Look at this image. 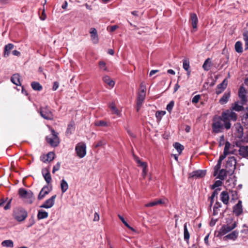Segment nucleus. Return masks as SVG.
I'll return each instance as SVG.
<instances>
[{
  "label": "nucleus",
  "mask_w": 248,
  "mask_h": 248,
  "mask_svg": "<svg viewBox=\"0 0 248 248\" xmlns=\"http://www.w3.org/2000/svg\"><path fill=\"white\" fill-rule=\"evenodd\" d=\"M32 89L36 91H41L42 89V86L37 82H33L31 84Z\"/></svg>",
  "instance_id": "obj_41"
},
{
  "label": "nucleus",
  "mask_w": 248,
  "mask_h": 248,
  "mask_svg": "<svg viewBox=\"0 0 248 248\" xmlns=\"http://www.w3.org/2000/svg\"><path fill=\"white\" fill-rule=\"evenodd\" d=\"M105 144V142L104 140H100L97 143H96L94 145L95 148H98L99 147L102 146L103 145Z\"/></svg>",
  "instance_id": "obj_58"
},
{
  "label": "nucleus",
  "mask_w": 248,
  "mask_h": 248,
  "mask_svg": "<svg viewBox=\"0 0 248 248\" xmlns=\"http://www.w3.org/2000/svg\"><path fill=\"white\" fill-rule=\"evenodd\" d=\"M74 123L73 122H71L67 126L66 132L67 134H71L74 131Z\"/></svg>",
  "instance_id": "obj_39"
},
{
  "label": "nucleus",
  "mask_w": 248,
  "mask_h": 248,
  "mask_svg": "<svg viewBox=\"0 0 248 248\" xmlns=\"http://www.w3.org/2000/svg\"><path fill=\"white\" fill-rule=\"evenodd\" d=\"M46 17V16L45 13V8H44L43 10L42 11V15L40 16V18L42 20H45Z\"/></svg>",
  "instance_id": "obj_62"
},
{
  "label": "nucleus",
  "mask_w": 248,
  "mask_h": 248,
  "mask_svg": "<svg viewBox=\"0 0 248 248\" xmlns=\"http://www.w3.org/2000/svg\"><path fill=\"white\" fill-rule=\"evenodd\" d=\"M238 232H237L236 231H233L232 232L226 235L224 237V240L231 239V240H234L238 237Z\"/></svg>",
  "instance_id": "obj_28"
},
{
  "label": "nucleus",
  "mask_w": 248,
  "mask_h": 248,
  "mask_svg": "<svg viewBox=\"0 0 248 248\" xmlns=\"http://www.w3.org/2000/svg\"><path fill=\"white\" fill-rule=\"evenodd\" d=\"M61 167V163L60 162H58L56 165H55L52 170V173H55L56 171H58L60 170Z\"/></svg>",
  "instance_id": "obj_54"
},
{
  "label": "nucleus",
  "mask_w": 248,
  "mask_h": 248,
  "mask_svg": "<svg viewBox=\"0 0 248 248\" xmlns=\"http://www.w3.org/2000/svg\"><path fill=\"white\" fill-rule=\"evenodd\" d=\"M77 155L80 158L84 157L86 155V145L84 142L78 143L75 148Z\"/></svg>",
  "instance_id": "obj_6"
},
{
  "label": "nucleus",
  "mask_w": 248,
  "mask_h": 248,
  "mask_svg": "<svg viewBox=\"0 0 248 248\" xmlns=\"http://www.w3.org/2000/svg\"><path fill=\"white\" fill-rule=\"evenodd\" d=\"M223 120L221 118V116L217 118H215L213 119V122L212 125L213 132L215 133H218L222 132L224 128V123H222Z\"/></svg>",
  "instance_id": "obj_4"
},
{
  "label": "nucleus",
  "mask_w": 248,
  "mask_h": 248,
  "mask_svg": "<svg viewBox=\"0 0 248 248\" xmlns=\"http://www.w3.org/2000/svg\"><path fill=\"white\" fill-rule=\"evenodd\" d=\"M56 198V195L52 196L51 198L46 201L45 202L40 206V207L46 209L52 207L55 203Z\"/></svg>",
  "instance_id": "obj_13"
},
{
  "label": "nucleus",
  "mask_w": 248,
  "mask_h": 248,
  "mask_svg": "<svg viewBox=\"0 0 248 248\" xmlns=\"http://www.w3.org/2000/svg\"><path fill=\"white\" fill-rule=\"evenodd\" d=\"M227 81L224 79L222 83L219 84L217 86L216 93L219 94L221 93L227 87Z\"/></svg>",
  "instance_id": "obj_21"
},
{
  "label": "nucleus",
  "mask_w": 248,
  "mask_h": 248,
  "mask_svg": "<svg viewBox=\"0 0 248 248\" xmlns=\"http://www.w3.org/2000/svg\"><path fill=\"white\" fill-rule=\"evenodd\" d=\"M231 148V144L229 141H226L225 145V147L224 149V152L225 154H235V150H230Z\"/></svg>",
  "instance_id": "obj_29"
},
{
  "label": "nucleus",
  "mask_w": 248,
  "mask_h": 248,
  "mask_svg": "<svg viewBox=\"0 0 248 248\" xmlns=\"http://www.w3.org/2000/svg\"><path fill=\"white\" fill-rule=\"evenodd\" d=\"M221 166V162L217 161V164L214 167V175H216L220 170Z\"/></svg>",
  "instance_id": "obj_49"
},
{
  "label": "nucleus",
  "mask_w": 248,
  "mask_h": 248,
  "mask_svg": "<svg viewBox=\"0 0 248 248\" xmlns=\"http://www.w3.org/2000/svg\"><path fill=\"white\" fill-rule=\"evenodd\" d=\"M242 141H236L235 145L240 148L239 150V154L243 157L248 159V146H242Z\"/></svg>",
  "instance_id": "obj_11"
},
{
  "label": "nucleus",
  "mask_w": 248,
  "mask_h": 248,
  "mask_svg": "<svg viewBox=\"0 0 248 248\" xmlns=\"http://www.w3.org/2000/svg\"><path fill=\"white\" fill-rule=\"evenodd\" d=\"M190 21L193 29H196L197 28V24L198 19L197 15L195 13L190 14Z\"/></svg>",
  "instance_id": "obj_24"
},
{
  "label": "nucleus",
  "mask_w": 248,
  "mask_h": 248,
  "mask_svg": "<svg viewBox=\"0 0 248 248\" xmlns=\"http://www.w3.org/2000/svg\"><path fill=\"white\" fill-rule=\"evenodd\" d=\"M103 81L109 88H112L115 85V82L109 76H105L102 78Z\"/></svg>",
  "instance_id": "obj_20"
},
{
  "label": "nucleus",
  "mask_w": 248,
  "mask_h": 248,
  "mask_svg": "<svg viewBox=\"0 0 248 248\" xmlns=\"http://www.w3.org/2000/svg\"><path fill=\"white\" fill-rule=\"evenodd\" d=\"M140 93H146V88L142 83L140 84Z\"/></svg>",
  "instance_id": "obj_57"
},
{
  "label": "nucleus",
  "mask_w": 248,
  "mask_h": 248,
  "mask_svg": "<svg viewBox=\"0 0 248 248\" xmlns=\"http://www.w3.org/2000/svg\"><path fill=\"white\" fill-rule=\"evenodd\" d=\"M146 96V93L139 92L137 99V103L139 104H142Z\"/></svg>",
  "instance_id": "obj_34"
},
{
  "label": "nucleus",
  "mask_w": 248,
  "mask_h": 248,
  "mask_svg": "<svg viewBox=\"0 0 248 248\" xmlns=\"http://www.w3.org/2000/svg\"><path fill=\"white\" fill-rule=\"evenodd\" d=\"M246 93L247 91L246 89L242 86L240 87L238 91V96L242 105L245 104L247 101Z\"/></svg>",
  "instance_id": "obj_12"
},
{
  "label": "nucleus",
  "mask_w": 248,
  "mask_h": 248,
  "mask_svg": "<svg viewBox=\"0 0 248 248\" xmlns=\"http://www.w3.org/2000/svg\"><path fill=\"white\" fill-rule=\"evenodd\" d=\"M174 103L173 101H171L167 106L166 109L169 112H170L174 106Z\"/></svg>",
  "instance_id": "obj_52"
},
{
  "label": "nucleus",
  "mask_w": 248,
  "mask_h": 248,
  "mask_svg": "<svg viewBox=\"0 0 248 248\" xmlns=\"http://www.w3.org/2000/svg\"><path fill=\"white\" fill-rule=\"evenodd\" d=\"M109 108L113 113L115 114L118 116L120 115V111L117 108L114 103H111L109 105Z\"/></svg>",
  "instance_id": "obj_36"
},
{
  "label": "nucleus",
  "mask_w": 248,
  "mask_h": 248,
  "mask_svg": "<svg viewBox=\"0 0 248 248\" xmlns=\"http://www.w3.org/2000/svg\"><path fill=\"white\" fill-rule=\"evenodd\" d=\"M242 122L245 126L248 127V116H246L245 114L242 118Z\"/></svg>",
  "instance_id": "obj_51"
},
{
  "label": "nucleus",
  "mask_w": 248,
  "mask_h": 248,
  "mask_svg": "<svg viewBox=\"0 0 248 248\" xmlns=\"http://www.w3.org/2000/svg\"><path fill=\"white\" fill-rule=\"evenodd\" d=\"M42 172L43 177L47 184L50 183L52 179L49 170L47 168L43 169L42 170Z\"/></svg>",
  "instance_id": "obj_17"
},
{
  "label": "nucleus",
  "mask_w": 248,
  "mask_h": 248,
  "mask_svg": "<svg viewBox=\"0 0 248 248\" xmlns=\"http://www.w3.org/2000/svg\"><path fill=\"white\" fill-rule=\"evenodd\" d=\"M233 212L237 216H240L242 213L243 208L241 201L239 200L238 203L233 206Z\"/></svg>",
  "instance_id": "obj_15"
},
{
  "label": "nucleus",
  "mask_w": 248,
  "mask_h": 248,
  "mask_svg": "<svg viewBox=\"0 0 248 248\" xmlns=\"http://www.w3.org/2000/svg\"><path fill=\"white\" fill-rule=\"evenodd\" d=\"M200 97L201 96L199 94L194 96L192 98V102L194 104L197 103L199 101Z\"/></svg>",
  "instance_id": "obj_55"
},
{
  "label": "nucleus",
  "mask_w": 248,
  "mask_h": 248,
  "mask_svg": "<svg viewBox=\"0 0 248 248\" xmlns=\"http://www.w3.org/2000/svg\"><path fill=\"white\" fill-rule=\"evenodd\" d=\"M47 159L48 162L53 160L55 158V154L53 152H49L46 155Z\"/></svg>",
  "instance_id": "obj_50"
},
{
  "label": "nucleus",
  "mask_w": 248,
  "mask_h": 248,
  "mask_svg": "<svg viewBox=\"0 0 248 248\" xmlns=\"http://www.w3.org/2000/svg\"><path fill=\"white\" fill-rule=\"evenodd\" d=\"M235 49L238 53L243 52L242 44L240 41H237L235 44Z\"/></svg>",
  "instance_id": "obj_38"
},
{
  "label": "nucleus",
  "mask_w": 248,
  "mask_h": 248,
  "mask_svg": "<svg viewBox=\"0 0 248 248\" xmlns=\"http://www.w3.org/2000/svg\"><path fill=\"white\" fill-rule=\"evenodd\" d=\"M222 185V182L220 180L216 181L215 183L211 186L212 189H215L216 188L221 186Z\"/></svg>",
  "instance_id": "obj_53"
},
{
  "label": "nucleus",
  "mask_w": 248,
  "mask_h": 248,
  "mask_svg": "<svg viewBox=\"0 0 248 248\" xmlns=\"http://www.w3.org/2000/svg\"><path fill=\"white\" fill-rule=\"evenodd\" d=\"M220 190V188H217L215 189V190L212 193L211 197H212V198H215V197H217L218 195V191Z\"/></svg>",
  "instance_id": "obj_59"
},
{
  "label": "nucleus",
  "mask_w": 248,
  "mask_h": 248,
  "mask_svg": "<svg viewBox=\"0 0 248 248\" xmlns=\"http://www.w3.org/2000/svg\"><path fill=\"white\" fill-rule=\"evenodd\" d=\"M11 202H12V199H10L7 202L6 205L4 206V210H7L11 208Z\"/></svg>",
  "instance_id": "obj_61"
},
{
  "label": "nucleus",
  "mask_w": 248,
  "mask_h": 248,
  "mask_svg": "<svg viewBox=\"0 0 248 248\" xmlns=\"http://www.w3.org/2000/svg\"><path fill=\"white\" fill-rule=\"evenodd\" d=\"M14 47V45L13 44L9 43L5 45L4 48V57H7L9 56L10 51Z\"/></svg>",
  "instance_id": "obj_25"
},
{
  "label": "nucleus",
  "mask_w": 248,
  "mask_h": 248,
  "mask_svg": "<svg viewBox=\"0 0 248 248\" xmlns=\"http://www.w3.org/2000/svg\"><path fill=\"white\" fill-rule=\"evenodd\" d=\"M1 245L4 247L13 248L14 243L11 240H6L2 242Z\"/></svg>",
  "instance_id": "obj_37"
},
{
  "label": "nucleus",
  "mask_w": 248,
  "mask_h": 248,
  "mask_svg": "<svg viewBox=\"0 0 248 248\" xmlns=\"http://www.w3.org/2000/svg\"><path fill=\"white\" fill-rule=\"evenodd\" d=\"M243 105H239L238 102H235L234 103L232 104V107L230 109H232V111H233V110H235L236 111H241L244 109V107H243Z\"/></svg>",
  "instance_id": "obj_26"
},
{
  "label": "nucleus",
  "mask_w": 248,
  "mask_h": 248,
  "mask_svg": "<svg viewBox=\"0 0 248 248\" xmlns=\"http://www.w3.org/2000/svg\"><path fill=\"white\" fill-rule=\"evenodd\" d=\"M226 172H227V171L225 170H224V169L220 170L219 171V173H218L217 178L221 180H224L227 175Z\"/></svg>",
  "instance_id": "obj_40"
},
{
  "label": "nucleus",
  "mask_w": 248,
  "mask_h": 248,
  "mask_svg": "<svg viewBox=\"0 0 248 248\" xmlns=\"http://www.w3.org/2000/svg\"><path fill=\"white\" fill-rule=\"evenodd\" d=\"M236 141H242V143L244 142L248 143V132L246 133L244 138H242V139H240V140H237Z\"/></svg>",
  "instance_id": "obj_56"
},
{
  "label": "nucleus",
  "mask_w": 248,
  "mask_h": 248,
  "mask_svg": "<svg viewBox=\"0 0 248 248\" xmlns=\"http://www.w3.org/2000/svg\"><path fill=\"white\" fill-rule=\"evenodd\" d=\"M236 158L234 156L229 157L226 164V168L228 170L227 171L232 174L236 168Z\"/></svg>",
  "instance_id": "obj_7"
},
{
  "label": "nucleus",
  "mask_w": 248,
  "mask_h": 248,
  "mask_svg": "<svg viewBox=\"0 0 248 248\" xmlns=\"http://www.w3.org/2000/svg\"><path fill=\"white\" fill-rule=\"evenodd\" d=\"M165 114L166 111H157L155 113V116L156 117L157 121H160L162 119V117L164 116Z\"/></svg>",
  "instance_id": "obj_45"
},
{
  "label": "nucleus",
  "mask_w": 248,
  "mask_h": 248,
  "mask_svg": "<svg viewBox=\"0 0 248 248\" xmlns=\"http://www.w3.org/2000/svg\"><path fill=\"white\" fill-rule=\"evenodd\" d=\"M236 226L237 223L235 221L232 224L228 223L226 225H224L220 229L219 234L220 235H224L234 229Z\"/></svg>",
  "instance_id": "obj_10"
},
{
  "label": "nucleus",
  "mask_w": 248,
  "mask_h": 248,
  "mask_svg": "<svg viewBox=\"0 0 248 248\" xmlns=\"http://www.w3.org/2000/svg\"><path fill=\"white\" fill-rule=\"evenodd\" d=\"M40 114L45 119L51 120L53 119V114L47 106L40 108Z\"/></svg>",
  "instance_id": "obj_9"
},
{
  "label": "nucleus",
  "mask_w": 248,
  "mask_h": 248,
  "mask_svg": "<svg viewBox=\"0 0 248 248\" xmlns=\"http://www.w3.org/2000/svg\"><path fill=\"white\" fill-rule=\"evenodd\" d=\"M221 118L224 123V126L226 129H229L231 127L230 121H236L237 118L236 113L232 111V109H227L222 112Z\"/></svg>",
  "instance_id": "obj_1"
},
{
  "label": "nucleus",
  "mask_w": 248,
  "mask_h": 248,
  "mask_svg": "<svg viewBox=\"0 0 248 248\" xmlns=\"http://www.w3.org/2000/svg\"><path fill=\"white\" fill-rule=\"evenodd\" d=\"M13 216L17 221L21 222L26 218L28 216V213L22 207H18L14 209Z\"/></svg>",
  "instance_id": "obj_3"
},
{
  "label": "nucleus",
  "mask_w": 248,
  "mask_h": 248,
  "mask_svg": "<svg viewBox=\"0 0 248 248\" xmlns=\"http://www.w3.org/2000/svg\"><path fill=\"white\" fill-rule=\"evenodd\" d=\"M187 223H186L184 225V239L188 243L190 238V234L187 228Z\"/></svg>",
  "instance_id": "obj_30"
},
{
  "label": "nucleus",
  "mask_w": 248,
  "mask_h": 248,
  "mask_svg": "<svg viewBox=\"0 0 248 248\" xmlns=\"http://www.w3.org/2000/svg\"><path fill=\"white\" fill-rule=\"evenodd\" d=\"M206 174V170H198L194 171L191 173V177L195 178H202Z\"/></svg>",
  "instance_id": "obj_22"
},
{
  "label": "nucleus",
  "mask_w": 248,
  "mask_h": 248,
  "mask_svg": "<svg viewBox=\"0 0 248 248\" xmlns=\"http://www.w3.org/2000/svg\"><path fill=\"white\" fill-rule=\"evenodd\" d=\"M50 191V190L49 189L48 186H44L39 194L38 197V200H41L43 199L46 195L49 193Z\"/></svg>",
  "instance_id": "obj_19"
},
{
  "label": "nucleus",
  "mask_w": 248,
  "mask_h": 248,
  "mask_svg": "<svg viewBox=\"0 0 248 248\" xmlns=\"http://www.w3.org/2000/svg\"><path fill=\"white\" fill-rule=\"evenodd\" d=\"M18 194L26 203L31 204L32 203L34 198L33 193L31 190H27L23 188H20L18 190Z\"/></svg>",
  "instance_id": "obj_2"
},
{
  "label": "nucleus",
  "mask_w": 248,
  "mask_h": 248,
  "mask_svg": "<svg viewBox=\"0 0 248 248\" xmlns=\"http://www.w3.org/2000/svg\"><path fill=\"white\" fill-rule=\"evenodd\" d=\"M235 131H236V138L240 140L242 139L244 135V129L243 126L240 123H236L234 124Z\"/></svg>",
  "instance_id": "obj_14"
},
{
  "label": "nucleus",
  "mask_w": 248,
  "mask_h": 248,
  "mask_svg": "<svg viewBox=\"0 0 248 248\" xmlns=\"http://www.w3.org/2000/svg\"><path fill=\"white\" fill-rule=\"evenodd\" d=\"M119 218L122 221V222L125 225V226H126L128 228L130 229V230L132 231H134V229L130 227L129 224L127 223V222L124 220V218L121 216V215H118Z\"/></svg>",
  "instance_id": "obj_47"
},
{
  "label": "nucleus",
  "mask_w": 248,
  "mask_h": 248,
  "mask_svg": "<svg viewBox=\"0 0 248 248\" xmlns=\"http://www.w3.org/2000/svg\"><path fill=\"white\" fill-rule=\"evenodd\" d=\"M11 81L16 85H20V76L18 74H14L11 78Z\"/></svg>",
  "instance_id": "obj_27"
},
{
  "label": "nucleus",
  "mask_w": 248,
  "mask_h": 248,
  "mask_svg": "<svg viewBox=\"0 0 248 248\" xmlns=\"http://www.w3.org/2000/svg\"><path fill=\"white\" fill-rule=\"evenodd\" d=\"M173 146L179 154L182 153L184 148V146L178 142H175Z\"/></svg>",
  "instance_id": "obj_43"
},
{
  "label": "nucleus",
  "mask_w": 248,
  "mask_h": 248,
  "mask_svg": "<svg viewBox=\"0 0 248 248\" xmlns=\"http://www.w3.org/2000/svg\"><path fill=\"white\" fill-rule=\"evenodd\" d=\"M222 206L221 204L218 202H216L213 207V215L216 216L218 214L219 208Z\"/></svg>",
  "instance_id": "obj_35"
},
{
  "label": "nucleus",
  "mask_w": 248,
  "mask_h": 248,
  "mask_svg": "<svg viewBox=\"0 0 248 248\" xmlns=\"http://www.w3.org/2000/svg\"><path fill=\"white\" fill-rule=\"evenodd\" d=\"M232 200H235L238 199L237 193L236 191H231Z\"/></svg>",
  "instance_id": "obj_60"
},
{
  "label": "nucleus",
  "mask_w": 248,
  "mask_h": 248,
  "mask_svg": "<svg viewBox=\"0 0 248 248\" xmlns=\"http://www.w3.org/2000/svg\"><path fill=\"white\" fill-rule=\"evenodd\" d=\"M51 135L47 136L46 140L52 146L56 147L60 143V140L58 136V133L56 132L54 129H51Z\"/></svg>",
  "instance_id": "obj_5"
},
{
  "label": "nucleus",
  "mask_w": 248,
  "mask_h": 248,
  "mask_svg": "<svg viewBox=\"0 0 248 248\" xmlns=\"http://www.w3.org/2000/svg\"><path fill=\"white\" fill-rule=\"evenodd\" d=\"M155 202L156 203V205L159 204H162L165 203V200L162 199H157L155 200Z\"/></svg>",
  "instance_id": "obj_63"
},
{
  "label": "nucleus",
  "mask_w": 248,
  "mask_h": 248,
  "mask_svg": "<svg viewBox=\"0 0 248 248\" xmlns=\"http://www.w3.org/2000/svg\"><path fill=\"white\" fill-rule=\"evenodd\" d=\"M60 186L62 193H65L69 187L68 183L63 179L61 181Z\"/></svg>",
  "instance_id": "obj_31"
},
{
  "label": "nucleus",
  "mask_w": 248,
  "mask_h": 248,
  "mask_svg": "<svg viewBox=\"0 0 248 248\" xmlns=\"http://www.w3.org/2000/svg\"><path fill=\"white\" fill-rule=\"evenodd\" d=\"M91 38L92 41L94 44H97L98 42L99 38L97 32L95 28H92L90 30Z\"/></svg>",
  "instance_id": "obj_16"
},
{
  "label": "nucleus",
  "mask_w": 248,
  "mask_h": 248,
  "mask_svg": "<svg viewBox=\"0 0 248 248\" xmlns=\"http://www.w3.org/2000/svg\"><path fill=\"white\" fill-rule=\"evenodd\" d=\"M231 96V93L230 91L226 92L223 96L219 99V103L221 105L226 104Z\"/></svg>",
  "instance_id": "obj_23"
},
{
  "label": "nucleus",
  "mask_w": 248,
  "mask_h": 248,
  "mask_svg": "<svg viewBox=\"0 0 248 248\" xmlns=\"http://www.w3.org/2000/svg\"><path fill=\"white\" fill-rule=\"evenodd\" d=\"M95 126H107L108 124L106 122L104 121H98L94 123Z\"/></svg>",
  "instance_id": "obj_46"
},
{
  "label": "nucleus",
  "mask_w": 248,
  "mask_h": 248,
  "mask_svg": "<svg viewBox=\"0 0 248 248\" xmlns=\"http://www.w3.org/2000/svg\"><path fill=\"white\" fill-rule=\"evenodd\" d=\"M183 68L186 70V71H188V70L189 69V62L186 60H184L183 62Z\"/></svg>",
  "instance_id": "obj_48"
},
{
  "label": "nucleus",
  "mask_w": 248,
  "mask_h": 248,
  "mask_svg": "<svg viewBox=\"0 0 248 248\" xmlns=\"http://www.w3.org/2000/svg\"><path fill=\"white\" fill-rule=\"evenodd\" d=\"M211 61L210 58L207 59L204 62L202 68L205 71H209L211 66Z\"/></svg>",
  "instance_id": "obj_32"
},
{
  "label": "nucleus",
  "mask_w": 248,
  "mask_h": 248,
  "mask_svg": "<svg viewBox=\"0 0 248 248\" xmlns=\"http://www.w3.org/2000/svg\"><path fill=\"white\" fill-rule=\"evenodd\" d=\"M243 39L245 42V49H248V31H245L243 34Z\"/></svg>",
  "instance_id": "obj_44"
},
{
  "label": "nucleus",
  "mask_w": 248,
  "mask_h": 248,
  "mask_svg": "<svg viewBox=\"0 0 248 248\" xmlns=\"http://www.w3.org/2000/svg\"><path fill=\"white\" fill-rule=\"evenodd\" d=\"M220 200L225 205L229 204V195L227 191H222L220 195Z\"/></svg>",
  "instance_id": "obj_18"
},
{
  "label": "nucleus",
  "mask_w": 248,
  "mask_h": 248,
  "mask_svg": "<svg viewBox=\"0 0 248 248\" xmlns=\"http://www.w3.org/2000/svg\"><path fill=\"white\" fill-rule=\"evenodd\" d=\"M99 67L100 70L105 72L108 71V69L107 67L106 66V63L103 61H100L98 63Z\"/></svg>",
  "instance_id": "obj_42"
},
{
  "label": "nucleus",
  "mask_w": 248,
  "mask_h": 248,
  "mask_svg": "<svg viewBox=\"0 0 248 248\" xmlns=\"http://www.w3.org/2000/svg\"><path fill=\"white\" fill-rule=\"evenodd\" d=\"M133 158L136 163L138 164V166L140 167L142 169V171L141 175L143 178H145V176L147 174V164L145 162L141 161L139 157L135 155H133Z\"/></svg>",
  "instance_id": "obj_8"
},
{
  "label": "nucleus",
  "mask_w": 248,
  "mask_h": 248,
  "mask_svg": "<svg viewBox=\"0 0 248 248\" xmlns=\"http://www.w3.org/2000/svg\"><path fill=\"white\" fill-rule=\"evenodd\" d=\"M29 221V223L28 225L27 226V227L28 228L31 227L35 223V221L33 218H30Z\"/></svg>",
  "instance_id": "obj_64"
},
{
  "label": "nucleus",
  "mask_w": 248,
  "mask_h": 248,
  "mask_svg": "<svg viewBox=\"0 0 248 248\" xmlns=\"http://www.w3.org/2000/svg\"><path fill=\"white\" fill-rule=\"evenodd\" d=\"M48 213L46 211L43 210H39L37 214V218L38 219H42L46 218L48 217Z\"/></svg>",
  "instance_id": "obj_33"
}]
</instances>
